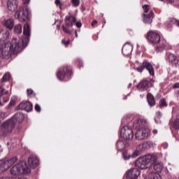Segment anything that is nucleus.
<instances>
[{
	"label": "nucleus",
	"mask_w": 179,
	"mask_h": 179,
	"mask_svg": "<svg viewBox=\"0 0 179 179\" xmlns=\"http://www.w3.org/2000/svg\"><path fill=\"white\" fill-rule=\"evenodd\" d=\"M143 9H144V13H148L149 12V5L143 6Z\"/></svg>",
	"instance_id": "39"
},
{
	"label": "nucleus",
	"mask_w": 179,
	"mask_h": 179,
	"mask_svg": "<svg viewBox=\"0 0 179 179\" xmlns=\"http://www.w3.org/2000/svg\"><path fill=\"white\" fill-rule=\"evenodd\" d=\"M4 26L7 29H9V30H12V29H13V26H15V22H13V20L8 19L4 21Z\"/></svg>",
	"instance_id": "23"
},
{
	"label": "nucleus",
	"mask_w": 179,
	"mask_h": 179,
	"mask_svg": "<svg viewBox=\"0 0 179 179\" xmlns=\"http://www.w3.org/2000/svg\"><path fill=\"white\" fill-rule=\"evenodd\" d=\"M116 148L117 150H124V148H125V143L124 141H119L116 143Z\"/></svg>",
	"instance_id": "28"
},
{
	"label": "nucleus",
	"mask_w": 179,
	"mask_h": 179,
	"mask_svg": "<svg viewBox=\"0 0 179 179\" xmlns=\"http://www.w3.org/2000/svg\"><path fill=\"white\" fill-rule=\"evenodd\" d=\"M76 25L78 27V29L82 27V23L80 22H76Z\"/></svg>",
	"instance_id": "51"
},
{
	"label": "nucleus",
	"mask_w": 179,
	"mask_h": 179,
	"mask_svg": "<svg viewBox=\"0 0 179 179\" xmlns=\"http://www.w3.org/2000/svg\"><path fill=\"white\" fill-rule=\"evenodd\" d=\"M152 132H153L154 135H156V134H157V130L155 129V130L152 131Z\"/></svg>",
	"instance_id": "53"
},
{
	"label": "nucleus",
	"mask_w": 179,
	"mask_h": 179,
	"mask_svg": "<svg viewBox=\"0 0 179 179\" xmlns=\"http://www.w3.org/2000/svg\"><path fill=\"white\" fill-rule=\"evenodd\" d=\"M145 159L147 160V163L148 164V167H150L152 164H155L156 162H157V157L152 155H145Z\"/></svg>",
	"instance_id": "16"
},
{
	"label": "nucleus",
	"mask_w": 179,
	"mask_h": 179,
	"mask_svg": "<svg viewBox=\"0 0 179 179\" xmlns=\"http://www.w3.org/2000/svg\"><path fill=\"white\" fill-rule=\"evenodd\" d=\"M14 17L15 19H18L20 22H26V20L29 17V8H27V7L20 8V10L15 13Z\"/></svg>",
	"instance_id": "6"
},
{
	"label": "nucleus",
	"mask_w": 179,
	"mask_h": 179,
	"mask_svg": "<svg viewBox=\"0 0 179 179\" xmlns=\"http://www.w3.org/2000/svg\"><path fill=\"white\" fill-rule=\"evenodd\" d=\"M14 31L17 34H22V24H19L15 26L14 27Z\"/></svg>",
	"instance_id": "31"
},
{
	"label": "nucleus",
	"mask_w": 179,
	"mask_h": 179,
	"mask_svg": "<svg viewBox=\"0 0 179 179\" xmlns=\"http://www.w3.org/2000/svg\"><path fill=\"white\" fill-rule=\"evenodd\" d=\"M12 54H13V50H12V48L9 46V44H6L2 49L0 48V58H9Z\"/></svg>",
	"instance_id": "9"
},
{
	"label": "nucleus",
	"mask_w": 179,
	"mask_h": 179,
	"mask_svg": "<svg viewBox=\"0 0 179 179\" xmlns=\"http://www.w3.org/2000/svg\"><path fill=\"white\" fill-rule=\"evenodd\" d=\"M139 176H141V171L136 168L129 169L126 173V178L127 179H136Z\"/></svg>",
	"instance_id": "10"
},
{
	"label": "nucleus",
	"mask_w": 179,
	"mask_h": 179,
	"mask_svg": "<svg viewBox=\"0 0 179 179\" xmlns=\"http://www.w3.org/2000/svg\"><path fill=\"white\" fill-rule=\"evenodd\" d=\"M137 131L136 132V138L138 141H143L144 139H148L150 136V130L145 126H143V122L142 121H138L137 122Z\"/></svg>",
	"instance_id": "4"
},
{
	"label": "nucleus",
	"mask_w": 179,
	"mask_h": 179,
	"mask_svg": "<svg viewBox=\"0 0 179 179\" xmlns=\"http://www.w3.org/2000/svg\"><path fill=\"white\" fill-rule=\"evenodd\" d=\"M66 69L67 75H69V76H71V75H72V69H71V67L66 66Z\"/></svg>",
	"instance_id": "41"
},
{
	"label": "nucleus",
	"mask_w": 179,
	"mask_h": 179,
	"mask_svg": "<svg viewBox=\"0 0 179 179\" xmlns=\"http://www.w3.org/2000/svg\"><path fill=\"white\" fill-rule=\"evenodd\" d=\"M122 52L124 55H129L132 52V46L129 43H125L122 47Z\"/></svg>",
	"instance_id": "19"
},
{
	"label": "nucleus",
	"mask_w": 179,
	"mask_h": 179,
	"mask_svg": "<svg viewBox=\"0 0 179 179\" xmlns=\"http://www.w3.org/2000/svg\"><path fill=\"white\" fill-rule=\"evenodd\" d=\"M8 164H6V161L1 160L0 161V171H6L8 170Z\"/></svg>",
	"instance_id": "26"
},
{
	"label": "nucleus",
	"mask_w": 179,
	"mask_h": 179,
	"mask_svg": "<svg viewBox=\"0 0 179 179\" xmlns=\"http://www.w3.org/2000/svg\"><path fill=\"white\" fill-rule=\"evenodd\" d=\"M7 179H17V177H15V178H7Z\"/></svg>",
	"instance_id": "56"
},
{
	"label": "nucleus",
	"mask_w": 179,
	"mask_h": 179,
	"mask_svg": "<svg viewBox=\"0 0 179 179\" xmlns=\"http://www.w3.org/2000/svg\"><path fill=\"white\" fill-rule=\"evenodd\" d=\"M22 1L24 4H26V3H29V2H30V0H22Z\"/></svg>",
	"instance_id": "52"
},
{
	"label": "nucleus",
	"mask_w": 179,
	"mask_h": 179,
	"mask_svg": "<svg viewBox=\"0 0 179 179\" xmlns=\"http://www.w3.org/2000/svg\"><path fill=\"white\" fill-rule=\"evenodd\" d=\"M163 169H164V166L162 162H157L154 164V170L157 171V173H162Z\"/></svg>",
	"instance_id": "24"
},
{
	"label": "nucleus",
	"mask_w": 179,
	"mask_h": 179,
	"mask_svg": "<svg viewBox=\"0 0 179 179\" xmlns=\"http://www.w3.org/2000/svg\"><path fill=\"white\" fill-rule=\"evenodd\" d=\"M176 94H177V96L179 97V90L176 91Z\"/></svg>",
	"instance_id": "55"
},
{
	"label": "nucleus",
	"mask_w": 179,
	"mask_h": 179,
	"mask_svg": "<svg viewBox=\"0 0 179 179\" xmlns=\"http://www.w3.org/2000/svg\"><path fill=\"white\" fill-rule=\"evenodd\" d=\"M123 157L124 160H128V159H129V156L127 155V153H123Z\"/></svg>",
	"instance_id": "47"
},
{
	"label": "nucleus",
	"mask_w": 179,
	"mask_h": 179,
	"mask_svg": "<svg viewBox=\"0 0 179 179\" xmlns=\"http://www.w3.org/2000/svg\"><path fill=\"white\" fill-rule=\"evenodd\" d=\"M73 6H79L80 5V0H71Z\"/></svg>",
	"instance_id": "36"
},
{
	"label": "nucleus",
	"mask_w": 179,
	"mask_h": 179,
	"mask_svg": "<svg viewBox=\"0 0 179 179\" xmlns=\"http://www.w3.org/2000/svg\"><path fill=\"white\" fill-rule=\"evenodd\" d=\"M178 88H179V83H177L173 85V89H178Z\"/></svg>",
	"instance_id": "48"
},
{
	"label": "nucleus",
	"mask_w": 179,
	"mask_h": 179,
	"mask_svg": "<svg viewBox=\"0 0 179 179\" xmlns=\"http://www.w3.org/2000/svg\"><path fill=\"white\" fill-rule=\"evenodd\" d=\"M144 22L147 24L152 23L154 17L153 12L151 11L149 14H143Z\"/></svg>",
	"instance_id": "22"
},
{
	"label": "nucleus",
	"mask_w": 179,
	"mask_h": 179,
	"mask_svg": "<svg viewBox=\"0 0 179 179\" xmlns=\"http://www.w3.org/2000/svg\"><path fill=\"white\" fill-rule=\"evenodd\" d=\"M131 84H129V86H131Z\"/></svg>",
	"instance_id": "60"
},
{
	"label": "nucleus",
	"mask_w": 179,
	"mask_h": 179,
	"mask_svg": "<svg viewBox=\"0 0 179 179\" xmlns=\"http://www.w3.org/2000/svg\"><path fill=\"white\" fill-rule=\"evenodd\" d=\"M139 155H141V151L136 150L134 152L131 157H138V156H139Z\"/></svg>",
	"instance_id": "40"
},
{
	"label": "nucleus",
	"mask_w": 179,
	"mask_h": 179,
	"mask_svg": "<svg viewBox=\"0 0 179 179\" xmlns=\"http://www.w3.org/2000/svg\"><path fill=\"white\" fill-rule=\"evenodd\" d=\"M135 166L141 170H145L149 167L148 161L145 156L139 157L135 162Z\"/></svg>",
	"instance_id": "11"
},
{
	"label": "nucleus",
	"mask_w": 179,
	"mask_h": 179,
	"mask_svg": "<svg viewBox=\"0 0 179 179\" xmlns=\"http://www.w3.org/2000/svg\"><path fill=\"white\" fill-rule=\"evenodd\" d=\"M15 128H16L15 121L10 118L1 124L0 135L1 136H8V135H10L13 132Z\"/></svg>",
	"instance_id": "3"
},
{
	"label": "nucleus",
	"mask_w": 179,
	"mask_h": 179,
	"mask_svg": "<svg viewBox=\"0 0 179 179\" xmlns=\"http://www.w3.org/2000/svg\"><path fill=\"white\" fill-rule=\"evenodd\" d=\"M136 87L138 90H141V91L146 90V89L149 88V81L143 80L140 82L138 85H137Z\"/></svg>",
	"instance_id": "20"
},
{
	"label": "nucleus",
	"mask_w": 179,
	"mask_h": 179,
	"mask_svg": "<svg viewBox=\"0 0 179 179\" xmlns=\"http://www.w3.org/2000/svg\"><path fill=\"white\" fill-rule=\"evenodd\" d=\"M17 179H27V178L24 177H17Z\"/></svg>",
	"instance_id": "54"
},
{
	"label": "nucleus",
	"mask_w": 179,
	"mask_h": 179,
	"mask_svg": "<svg viewBox=\"0 0 179 179\" xmlns=\"http://www.w3.org/2000/svg\"><path fill=\"white\" fill-rule=\"evenodd\" d=\"M17 162V157H13V158L6 161V163L7 164V166H8V169L13 166V164H15Z\"/></svg>",
	"instance_id": "27"
},
{
	"label": "nucleus",
	"mask_w": 179,
	"mask_h": 179,
	"mask_svg": "<svg viewBox=\"0 0 179 179\" xmlns=\"http://www.w3.org/2000/svg\"><path fill=\"white\" fill-rule=\"evenodd\" d=\"M27 94L29 97H33V96H34V91L31 89H29L27 90Z\"/></svg>",
	"instance_id": "37"
},
{
	"label": "nucleus",
	"mask_w": 179,
	"mask_h": 179,
	"mask_svg": "<svg viewBox=\"0 0 179 179\" xmlns=\"http://www.w3.org/2000/svg\"><path fill=\"white\" fill-rule=\"evenodd\" d=\"M147 40L152 44L160 43V35L155 31H149L147 34Z\"/></svg>",
	"instance_id": "7"
},
{
	"label": "nucleus",
	"mask_w": 179,
	"mask_h": 179,
	"mask_svg": "<svg viewBox=\"0 0 179 179\" xmlns=\"http://www.w3.org/2000/svg\"><path fill=\"white\" fill-rule=\"evenodd\" d=\"M23 34L25 36L24 38L17 39L13 38L10 43L13 54H19L24 48L27 47V44H29V37H30V25H29V24H24Z\"/></svg>",
	"instance_id": "1"
},
{
	"label": "nucleus",
	"mask_w": 179,
	"mask_h": 179,
	"mask_svg": "<svg viewBox=\"0 0 179 179\" xmlns=\"http://www.w3.org/2000/svg\"><path fill=\"white\" fill-rule=\"evenodd\" d=\"M12 120L15 122V124L17 122H23L24 120V115L22 113H17L11 117Z\"/></svg>",
	"instance_id": "15"
},
{
	"label": "nucleus",
	"mask_w": 179,
	"mask_h": 179,
	"mask_svg": "<svg viewBox=\"0 0 179 179\" xmlns=\"http://www.w3.org/2000/svg\"><path fill=\"white\" fill-rule=\"evenodd\" d=\"M62 28H63V31H64L65 33H66L67 34H71V33H72V31H71L69 30V29L66 28V27L62 25Z\"/></svg>",
	"instance_id": "38"
},
{
	"label": "nucleus",
	"mask_w": 179,
	"mask_h": 179,
	"mask_svg": "<svg viewBox=\"0 0 179 179\" xmlns=\"http://www.w3.org/2000/svg\"><path fill=\"white\" fill-rule=\"evenodd\" d=\"M65 71L64 70H59L57 71V78L59 79V80H62L63 79L65 78Z\"/></svg>",
	"instance_id": "29"
},
{
	"label": "nucleus",
	"mask_w": 179,
	"mask_h": 179,
	"mask_svg": "<svg viewBox=\"0 0 179 179\" xmlns=\"http://www.w3.org/2000/svg\"><path fill=\"white\" fill-rule=\"evenodd\" d=\"M91 24H92V27H94V25L97 24V20H94V21H92Z\"/></svg>",
	"instance_id": "49"
},
{
	"label": "nucleus",
	"mask_w": 179,
	"mask_h": 179,
	"mask_svg": "<svg viewBox=\"0 0 179 179\" xmlns=\"http://www.w3.org/2000/svg\"><path fill=\"white\" fill-rule=\"evenodd\" d=\"M0 179H7V178H1Z\"/></svg>",
	"instance_id": "59"
},
{
	"label": "nucleus",
	"mask_w": 179,
	"mask_h": 179,
	"mask_svg": "<svg viewBox=\"0 0 179 179\" xmlns=\"http://www.w3.org/2000/svg\"><path fill=\"white\" fill-rule=\"evenodd\" d=\"M35 110H36V111H37L38 113H40V111H41V107L40 106V105L36 104V106H35Z\"/></svg>",
	"instance_id": "43"
},
{
	"label": "nucleus",
	"mask_w": 179,
	"mask_h": 179,
	"mask_svg": "<svg viewBox=\"0 0 179 179\" xmlns=\"http://www.w3.org/2000/svg\"><path fill=\"white\" fill-rule=\"evenodd\" d=\"M18 110H25L27 113H30L33 110V105L30 101H22L19 104Z\"/></svg>",
	"instance_id": "12"
},
{
	"label": "nucleus",
	"mask_w": 179,
	"mask_h": 179,
	"mask_svg": "<svg viewBox=\"0 0 179 179\" xmlns=\"http://www.w3.org/2000/svg\"><path fill=\"white\" fill-rule=\"evenodd\" d=\"M163 50H164V45L162 46H157L156 48V51L157 52H160V51H163Z\"/></svg>",
	"instance_id": "42"
},
{
	"label": "nucleus",
	"mask_w": 179,
	"mask_h": 179,
	"mask_svg": "<svg viewBox=\"0 0 179 179\" xmlns=\"http://www.w3.org/2000/svg\"><path fill=\"white\" fill-rule=\"evenodd\" d=\"M143 69H147L151 76H155V69L149 62L144 61L141 66L136 68V71L138 72H143Z\"/></svg>",
	"instance_id": "5"
},
{
	"label": "nucleus",
	"mask_w": 179,
	"mask_h": 179,
	"mask_svg": "<svg viewBox=\"0 0 179 179\" xmlns=\"http://www.w3.org/2000/svg\"><path fill=\"white\" fill-rule=\"evenodd\" d=\"M3 94H8V91L5 90L3 87H0V97L3 96Z\"/></svg>",
	"instance_id": "35"
},
{
	"label": "nucleus",
	"mask_w": 179,
	"mask_h": 179,
	"mask_svg": "<svg viewBox=\"0 0 179 179\" xmlns=\"http://www.w3.org/2000/svg\"><path fill=\"white\" fill-rule=\"evenodd\" d=\"M10 79V73H6L2 78V82H8Z\"/></svg>",
	"instance_id": "33"
},
{
	"label": "nucleus",
	"mask_w": 179,
	"mask_h": 179,
	"mask_svg": "<svg viewBox=\"0 0 179 179\" xmlns=\"http://www.w3.org/2000/svg\"><path fill=\"white\" fill-rule=\"evenodd\" d=\"M10 33L8 30H2L0 31V41H6L9 38Z\"/></svg>",
	"instance_id": "21"
},
{
	"label": "nucleus",
	"mask_w": 179,
	"mask_h": 179,
	"mask_svg": "<svg viewBox=\"0 0 179 179\" xmlns=\"http://www.w3.org/2000/svg\"><path fill=\"white\" fill-rule=\"evenodd\" d=\"M28 164L31 169H36L38 164H40V161L37 156L36 155H31L28 158Z\"/></svg>",
	"instance_id": "13"
},
{
	"label": "nucleus",
	"mask_w": 179,
	"mask_h": 179,
	"mask_svg": "<svg viewBox=\"0 0 179 179\" xmlns=\"http://www.w3.org/2000/svg\"><path fill=\"white\" fill-rule=\"evenodd\" d=\"M172 127L175 129H179V119H176L172 122Z\"/></svg>",
	"instance_id": "32"
},
{
	"label": "nucleus",
	"mask_w": 179,
	"mask_h": 179,
	"mask_svg": "<svg viewBox=\"0 0 179 179\" xmlns=\"http://www.w3.org/2000/svg\"><path fill=\"white\" fill-rule=\"evenodd\" d=\"M0 106H1V102H0Z\"/></svg>",
	"instance_id": "61"
},
{
	"label": "nucleus",
	"mask_w": 179,
	"mask_h": 179,
	"mask_svg": "<svg viewBox=\"0 0 179 179\" xmlns=\"http://www.w3.org/2000/svg\"><path fill=\"white\" fill-rule=\"evenodd\" d=\"M167 102H166V100L161 99L159 101V107H166Z\"/></svg>",
	"instance_id": "34"
},
{
	"label": "nucleus",
	"mask_w": 179,
	"mask_h": 179,
	"mask_svg": "<svg viewBox=\"0 0 179 179\" xmlns=\"http://www.w3.org/2000/svg\"><path fill=\"white\" fill-rule=\"evenodd\" d=\"M151 145H152V143L150 141H148L144 144V145L149 146V148H150Z\"/></svg>",
	"instance_id": "50"
},
{
	"label": "nucleus",
	"mask_w": 179,
	"mask_h": 179,
	"mask_svg": "<svg viewBox=\"0 0 179 179\" xmlns=\"http://www.w3.org/2000/svg\"><path fill=\"white\" fill-rule=\"evenodd\" d=\"M120 135L125 141H131L134 138V131L126 126L122 129Z\"/></svg>",
	"instance_id": "8"
},
{
	"label": "nucleus",
	"mask_w": 179,
	"mask_h": 179,
	"mask_svg": "<svg viewBox=\"0 0 179 179\" xmlns=\"http://www.w3.org/2000/svg\"><path fill=\"white\" fill-rule=\"evenodd\" d=\"M62 44H64V45H69V43H71V40H68V41H65V40H62Z\"/></svg>",
	"instance_id": "44"
},
{
	"label": "nucleus",
	"mask_w": 179,
	"mask_h": 179,
	"mask_svg": "<svg viewBox=\"0 0 179 179\" xmlns=\"http://www.w3.org/2000/svg\"><path fill=\"white\" fill-rule=\"evenodd\" d=\"M55 5H59L60 8L62 6V3H61L60 0H55Z\"/></svg>",
	"instance_id": "46"
},
{
	"label": "nucleus",
	"mask_w": 179,
	"mask_h": 179,
	"mask_svg": "<svg viewBox=\"0 0 179 179\" xmlns=\"http://www.w3.org/2000/svg\"><path fill=\"white\" fill-rule=\"evenodd\" d=\"M2 152V147L0 146V153Z\"/></svg>",
	"instance_id": "58"
},
{
	"label": "nucleus",
	"mask_w": 179,
	"mask_h": 179,
	"mask_svg": "<svg viewBox=\"0 0 179 179\" xmlns=\"http://www.w3.org/2000/svg\"><path fill=\"white\" fill-rule=\"evenodd\" d=\"M76 37H78V31H75Z\"/></svg>",
	"instance_id": "57"
},
{
	"label": "nucleus",
	"mask_w": 179,
	"mask_h": 179,
	"mask_svg": "<svg viewBox=\"0 0 179 179\" xmlns=\"http://www.w3.org/2000/svg\"><path fill=\"white\" fill-rule=\"evenodd\" d=\"M149 179H160V175L159 173H156L155 172H151L148 175Z\"/></svg>",
	"instance_id": "30"
},
{
	"label": "nucleus",
	"mask_w": 179,
	"mask_h": 179,
	"mask_svg": "<svg viewBox=\"0 0 179 179\" xmlns=\"http://www.w3.org/2000/svg\"><path fill=\"white\" fill-rule=\"evenodd\" d=\"M66 26L67 27H72L75 23H76V18L72 15L66 17L65 18Z\"/></svg>",
	"instance_id": "18"
},
{
	"label": "nucleus",
	"mask_w": 179,
	"mask_h": 179,
	"mask_svg": "<svg viewBox=\"0 0 179 179\" xmlns=\"http://www.w3.org/2000/svg\"><path fill=\"white\" fill-rule=\"evenodd\" d=\"M8 9L10 12H15L17 9V2L16 0H8Z\"/></svg>",
	"instance_id": "17"
},
{
	"label": "nucleus",
	"mask_w": 179,
	"mask_h": 179,
	"mask_svg": "<svg viewBox=\"0 0 179 179\" xmlns=\"http://www.w3.org/2000/svg\"><path fill=\"white\" fill-rule=\"evenodd\" d=\"M31 171L29 169L25 162H21L14 165L10 171L12 176H26L30 174Z\"/></svg>",
	"instance_id": "2"
},
{
	"label": "nucleus",
	"mask_w": 179,
	"mask_h": 179,
	"mask_svg": "<svg viewBox=\"0 0 179 179\" xmlns=\"http://www.w3.org/2000/svg\"><path fill=\"white\" fill-rule=\"evenodd\" d=\"M168 59H169L170 64H171V65H173L174 66H179V57L178 56H176V55H174L173 53H171L168 56Z\"/></svg>",
	"instance_id": "14"
},
{
	"label": "nucleus",
	"mask_w": 179,
	"mask_h": 179,
	"mask_svg": "<svg viewBox=\"0 0 179 179\" xmlns=\"http://www.w3.org/2000/svg\"><path fill=\"white\" fill-rule=\"evenodd\" d=\"M16 104V101L15 100H11L9 103V107H13Z\"/></svg>",
	"instance_id": "45"
},
{
	"label": "nucleus",
	"mask_w": 179,
	"mask_h": 179,
	"mask_svg": "<svg viewBox=\"0 0 179 179\" xmlns=\"http://www.w3.org/2000/svg\"><path fill=\"white\" fill-rule=\"evenodd\" d=\"M147 100L148 101V104L151 107H153V106H155V104H156V101H155V97L150 93H148L147 94Z\"/></svg>",
	"instance_id": "25"
}]
</instances>
